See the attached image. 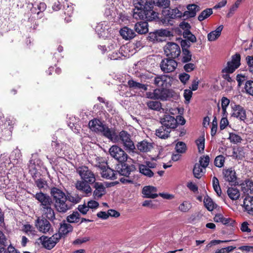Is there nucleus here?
Segmentation results:
<instances>
[{"label":"nucleus","mask_w":253,"mask_h":253,"mask_svg":"<svg viewBox=\"0 0 253 253\" xmlns=\"http://www.w3.org/2000/svg\"><path fill=\"white\" fill-rule=\"evenodd\" d=\"M187 11L182 13L177 8L174 9H165L162 11V16L161 19V22L165 26L172 25L173 24V20L174 19L183 17H193L197 11L200 10V7L198 5L193 4H189L187 6Z\"/></svg>","instance_id":"nucleus-1"},{"label":"nucleus","mask_w":253,"mask_h":253,"mask_svg":"<svg viewBox=\"0 0 253 253\" xmlns=\"http://www.w3.org/2000/svg\"><path fill=\"white\" fill-rule=\"evenodd\" d=\"M88 126L92 131L102 134L112 141H116L117 139L115 131L103 125L99 120L95 119L89 121Z\"/></svg>","instance_id":"nucleus-2"},{"label":"nucleus","mask_w":253,"mask_h":253,"mask_svg":"<svg viewBox=\"0 0 253 253\" xmlns=\"http://www.w3.org/2000/svg\"><path fill=\"white\" fill-rule=\"evenodd\" d=\"M134 6L133 17L135 19H143L145 11L152 8L153 4L149 0H133Z\"/></svg>","instance_id":"nucleus-3"},{"label":"nucleus","mask_w":253,"mask_h":253,"mask_svg":"<svg viewBox=\"0 0 253 253\" xmlns=\"http://www.w3.org/2000/svg\"><path fill=\"white\" fill-rule=\"evenodd\" d=\"M94 166L100 169V173L103 178L112 180L117 178V172L108 167L107 164L103 158L97 157Z\"/></svg>","instance_id":"nucleus-4"},{"label":"nucleus","mask_w":253,"mask_h":253,"mask_svg":"<svg viewBox=\"0 0 253 253\" xmlns=\"http://www.w3.org/2000/svg\"><path fill=\"white\" fill-rule=\"evenodd\" d=\"M77 172L79 174L82 180L86 181L88 184H93L96 178L93 172L86 166H81L77 169Z\"/></svg>","instance_id":"nucleus-5"},{"label":"nucleus","mask_w":253,"mask_h":253,"mask_svg":"<svg viewBox=\"0 0 253 253\" xmlns=\"http://www.w3.org/2000/svg\"><path fill=\"white\" fill-rule=\"evenodd\" d=\"M164 52L166 55L169 57L175 59L178 57L181 53L179 46L176 43L169 42L164 47Z\"/></svg>","instance_id":"nucleus-6"},{"label":"nucleus","mask_w":253,"mask_h":253,"mask_svg":"<svg viewBox=\"0 0 253 253\" xmlns=\"http://www.w3.org/2000/svg\"><path fill=\"white\" fill-rule=\"evenodd\" d=\"M117 139L116 141H114V142L120 139L124 147L126 148V150L129 151H133L135 149L134 143L131 139L130 135L125 130H122L119 133V138H118L117 135Z\"/></svg>","instance_id":"nucleus-7"},{"label":"nucleus","mask_w":253,"mask_h":253,"mask_svg":"<svg viewBox=\"0 0 253 253\" xmlns=\"http://www.w3.org/2000/svg\"><path fill=\"white\" fill-rule=\"evenodd\" d=\"M109 153L112 157L121 163L126 161L128 158L127 154L117 145H113L109 149Z\"/></svg>","instance_id":"nucleus-8"},{"label":"nucleus","mask_w":253,"mask_h":253,"mask_svg":"<svg viewBox=\"0 0 253 253\" xmlns=\"http://www.w3.org/2000/svg\"><path fill=\"white\" fill-rule=\"evenodd\" d=\"M241 56L239 54H236L232 56L230 61L227 63V66L222 69V72L224 73H232L240 65Z\"/></svg>","instance_id":"nucleus-9"},{"label":"nucleus","mask_w":253,"mask_h":253,"mask_svg":"<svg viewBox=\"0 0 253 253\" xmlns=\"http://www.w3.org/2000/svg\"><path fill=\"white\" fill-rule=\"evenodd\" d=\"M60 238V234H55L50 238L42 236L39 238V240L45 248L51 250L55 246Z\"/></svg>","instance_id":"nucleus-10"},{"label":"nucleus","mask_w":253,"mask_h":253,"mask_svg":"<svg viewBox=\"0 0 253 253\" xmlns=\"http://www.w3.org/2000/svg\"><path fill=\"white\" fill-rule=\"evenodd\" d=\"M177 66V63L173 58H167L162 60L160 64L161 69L164 73L173 72Z\"/></svg>","instance_id":"nucleus-11"},{"label":"nucleus","mask_w":253,"mask_h":253,"mask_svg":"<svg viewBox=\"0 0 253 253\" xmlns=\"http://www.w3.org/2000/svg\"><path fill=\"white\" fill-rule=\"evenodd\" d=\"M161 123L163 127H166L170 131L174 129L178 125L177 119L173 116L166 114L161 119Z\"/></svg>","instance_id":"nucleus-12"},{"label":"nucleus","mask_w":253,"mask_h":253,"mask_svg":"<svg viewBox=\"0 0 253 253\" xmlns=\"http://www.w3.org/2000/svg\"><path fill=\"white\" fill-rule=\"evenodd\" d=\"M232 115L234 117L241 121H245L247 118L246 111L245 109L240 105L231 104Z\"/></svg>","instance_id":"nucleus-13"},{"label":"nucleus","mask_w":253,"mask_h":253,"mask_svg":"<svg viewBox=\"0 0 253 253\" xmlns=\"http://www.w3.org/2000/svg\"><path fill=\"white\" fill-rule=\"evenodd\" d=\"M34 197L40 203L41 208H43L52 204L51 197L47 194L42 192L36 193L34 195Z\"/></svg>","instance_id":"nucleus-14"},{"label":"nucleus","mask_w":253,"mask_h":253,"mask_svg":"<svg viewBox=\"0 0 253 253\" xmlns=\"http://www.w3.org/2000/svg\"><path fill=\"white\" fill-rule=\"evenodd\" d=\"M54 202V207L56 211L59 212L65 213L71 209V204L70 202L67 201V198Z\"/></svg>","instance_id":"nucleus-15"},{"label":"nucleus","mask_w":253,"mask_h":253,"mask_svg":"<svg viewBox=\"0 0 253 253\" xmlns=\"http://www.w3.org/2000/svg\"><path fill=\"white\" fill-rule=\"evenodd\" d=\"M35 225L40 232L43 233L49 232L51 229V225L49 222L44 218H38L36 220Z\"/></svg>","instance_id":"nucleus-16"},{"label":"nucleus","mask_w":253,"mask_h":253,"mask_svg":"<svg viewBox=\"0 0 253 253\" xmlns=\"http://www.w3.org/2000/svg\"><path fill=\"white\" fill-rule=\"evenodd\" d=\"M223 175L224 180L229 183H236L237 176L235 170L231 168L223 170Z\"/></svg>","instance_id":"nucleus-17"},{"label":"nucleus","mask_w":253,"mask_h":253,"mask_svg":"<svg viewBox=\"0 0 253 253\" xmlns=\"http://www.w3.org/2000/svg\"><path fill=\"white\" fill-rule=\"evenodd\" d=\"M86 181L83 180H78L76 183V188L84 194L88 196L90 195L92 189L90 185Z\"/></svg>","instance_id":"nucleus-18"},{"label":"nucleus","mask_w":253,"mask_h":253,"mask_svg":"<svg viewBox=\"0 0 253 253\" xmlns=\"http://www.w3.org/2000/svg\"><path fill=\"white\" fill-rule=\"evenodd\" d=\"M157 191V189L156 187L152 186H146L143 187L142 193L144 198L154 199L158 196Z\"/></svg>","instance_id":"nucleus-19"},{"label":"nucleus","mask_w":253,"mask_h":253,"mask_svg":"<svg viewBox=\"0 0 253 253\" xmlns=\"http://www.w3.org/2000/svg\"><path fill=\"white\" fill-rule=\"evenodd\" d=\"M169 79L167 76L160 75L156 77L154 80V84L158 86L163 88H167L169 86L168 80Z\"/></svg>","instance_id":"nucleus-20"},{"label":"nucleus","mask_w":253,"mask_h":253,"mask_svg":"<svg viewBox=\"0 0 253 253\" xmlns=\"http://www.w3.org/2000/svg\"><path fill=\"white\" fill-rule=\"evenodd\" d=\"M94 187L95 190L93 192V196L95 199L100 198L105 194V188L102 183L94 182Z\"/></svg>","instance_id":"nucleus-21"},{"label":"nucleus","mask_w":253,"mask_h":253,"mask_svg":"<svg viewBox=\"0 0 253 253\" xmlns=\"http://www.w3.org/2000/svg\"><path fill=\"white\" fill-rule=\"evenodd\" d=\"M50 194L54 201L67 198L65 194L61 189L56 187L51 189Z\"/></svg>","instance_id":"nucleus-22"},{"label":"nucleus","mask_w":253,"mask_h":253,"mask_svg":"<svg viewBox=\"0 0 253 253\" xmlns=\"http://www.w3.org/2000/svg\"><path fill=\"white\" fill-rule=\"evenodd\" d=\"M42 214L49 220L53 221L55 219V212L51 208V205L41 208Z\"/></svg>","instance_id":"nucleus-23"},{"label":"nucleus","mask_w":253,"mask_h":253,"mask_svg":"<svg viewBox=\"0 0 253 253\" xmlns=\"http://www.w3.org/2000/svg\"><path fill=\"white\" fill-rule=\"evenodd\" d=\"M120 33L123 39L125 40H130L135 36V33L133 30L127 27H125L121 29Z\"/></svg>","instance_id":"nucleus-24"},{"label":"nucleus","mask_w":253,"mask_h":253,"mask_svg":"<svg viewBox=\"0 0 253 253\" xmlns=\"http://www.w3.org/2000/svg\"><path fill=\"white\" fill-rule=\"evenodd\" d=\"M14 124L13 121L11 120L9 118L5 119L3 117L2 114L0 112V133L3 131L4 127L3 126H6V127H11V129L13 128V125Z\"/></svg>","instance_id":"nucleus-25"},{"label":"nucleus","mask_w":253,"mask_h":253,"mask_svg":"<svg viewBox=\"0 0 253 253\" xmlns=\"http://www.w3.org/2000/svg\"><path fill=\"white\" fill-rule=\"evenodd\" d=\"M135 30L139 34H144L148 32V23L146 22H137L135 25Z\"/></svg>","instance_id":"nucleus-26"},{"label":"nucleus","mask_w":253,"mask_h":253,"mask_svg":"<svg viewBox=\"0 0 253 253\" xmlns=\"http://www.w3.org/2000/svg\"><path fill=\"white\" fill-rule=\"evenodd\" d=\"M242 191L247 194H252L253 192V181L245 180L242 184Z\"/></svg>","instance_id":"nucleus-27"},{"label":"nucleus","mask_w":253,"mask_h":253,"mask_svg":"<svg viewBox=\"0 0 253 253\" xmlns=\"http://www.w3.org/2000/svg\"><path fill=\"white\" fill-rule=\"evenodd\" d=\"M171 131L166 127H163V125H162L158 129H156V135L160 138L166 139L169 137Z\"/></svg>","instance_id":"nucleus-28"},{"label":"nucleus","mask_w":253,"mask_h":253,"mask_svg":"<svg viewBox=\"0 0 253 253\" xmlns=\"http://www.w3.org/2000/svg\"><path fill=\"white\" fill-rule=\"evenodd\" d=\"M130 171L131 170L129 166L126 164H121L120 166H118L116 172H117V174H119L125 176H128Z\"/></svg>","instance_id":"nucleus-29"},{"label":"nucleus","mask_w":253,"mask_h":253,"mask_svg":"<svg viewBox=\"0 0 253 253\" xmlns=\"http://www.w3.org/2000/svg\"><path fill=\"white\" fill-rule=\"evenodd\" d=\"M244 207L250 213L253 214V197L248 196L244 200Z\"/></svg>","instance_id":"nucleus-30"},{"label":"nucleus","mask_w":253,"mask_h":253,"mask_svg":"<svg viewBox=\"0 0 253 253\" xmlns=\"http://www.w3.org/2000/svg\"><path fill=\"white\" fill-rule=\"evenodd\" d=\"M223 29V26H218L215 30L210 32L208 35V39L209 41L212 42L216 40L221 35V32Z\"/></svg>","instance_id":"nucleus-31"},{"label":"nucleus","mask_w":253,"mask_h":253,"mask_svg":"<svg viewBox=\"0 0 253 253\" xmlns=\"http://www.w3.org/2000/svg\"><path fill=\"white\" fill-rule=\"evenodd\" d=\"M138 149L142 152L150 151L153 148L152 144L146 141H142L137 145Z\"/></svg>","instance_id":"nucleus-32"},{"label":"nucleus","mask_w":253,"mask_h":253,"mask_svg":"<svg viewBox=\"0 0 253 253\" xmlns=\"http://www.w3.org/2000/svg\"><path fill=\"white\" fill-rule=\"evenodd\" d=\"M227 193L229 197L232 200H236L240 196L239 190L234 187H230L228 189Z\"/></svg>","instance_id":"nucleus-33"},{"label":"nucleus","mask_w":253,"mask_h":253,"mask_svg":"<svg viewBox=\"0 0 253 253\" xmlns=\"http://www.w3.org/2000/svg\"><path fill=\"white\" fill-rule=\"evenodd\" d=\"M73 230L72 226L69 223H62L60 224V227L59 228V233L58 234L66 235L68 233L72 232Z\"/></svg>","instance_id":"nucleus-34"},{"label":"nucleus","mask_w":253,"mask_h":253,"mask_svg":"<svg viewBox=\"0 0 253 253\" xmlns=\"http://www.w3.org/2000/svg\"><path fill=\"white\" fill-rule=\"evenodd\" d=\"M139 169L141 173L148 177H152L154 175V172L145 165H140Z\"/></svg>","instance_id":"nucleus-35"},{"label":"nucleus","mask_w":253,"mask_h":253,"mask_svg":"<svg viewBox=\"0 0 253 253\" xmlns=\"http://www.w3.org/2000/svg\"><path fill=\"white\" fill-rule=\"evenodd\" d=\"M204 203L205 207L209 211H213L215 208L216 205L214 204L212 200L208 196L204 198Z\"/></svg>","instance_id":"nucleus-36"},{"label":"nucleus","mask_w":253,"mask_h":253,"mask_svg":"<svg viewBox=\"0 0 253 253\" xmlns=\"http://www.w3.org/2000/svg\"><path fill=\"white\" fill-rule=\"evenodd\" d=\"M127 83L130 87H132L134 89L139 88L142 89L143 90H146L147 89V85L136 82L133 80L128 81Z\"/></svg>","instance_id":"nucleus-37"},{"label":"nucleus","mask_w":253,"mask_h":253,"mask_svg":"<svg viewBox=\"0 0 253 253\" xmlns=\"http://www.w3.org/2000/svg\"><path fill=\"white\" fill-rule=\"evenodd\" d=\"M204 169L199 164H196L193 170L194 176L197 178H200L203 175Z\"/></svg>","instance_id":"nucleus-38"},{"label":"nucleus","mask_w":253,"mask_h":253,"mask_svg":"<svg viewBox=\"0 0 253 253\" xmlns=\"http://www.w3.org/2000/svg\"><path fill=\"white\" fill-rule=\"evenodd\" d=\"M212 14V9L211 8H207L200 13L198 17V19L200 21H202L209 17Z\"/></svg>","instance_id":"nucleus-39"},{"label":"nucleus","mask_w":253,"mask_h":253,"mask_svg":"<svg viewBox=\"0 0 253 253\" xmlns=\"http://www.w3.org/2000/svg\"><path fill=\"white\" fill-rule=\"evenodd\" d=\"M67 220L69 223H77L80 220V214L78 211H74L72 214L67 217Z\"/></svg>","instance_id":"nucleus-40"},{"label":"nucleus","mask_w":253,"mask_h":253,"mask_svg":"<svg viewBox=\"0 0 253 253\" xmlns=\"http://www.w3.org/2000/svg\"><path fill=\"white\" fill-rule=\"evenodd\" d=\"M145 11L144 18L148 20H152L155 19L158 16V13L155 12L152 8H150V9H147Z\"/></svg>","instance_id":"nucleus-41"},{"label":"nucleus","mask_w":253,"mask_h":253,"mask_svg":"<svg viewBox=\"0 0 253 253\" xmlns=\"http://www.w3.org/2000/svg\"><path fill=\"white\" fill-rule=\"evenodd\" d=\"M212 182L214 190L216 193L217 195L220 196L222 193V192L218 179L216 177L214 176L212 178Z\"/></svg>","instance_id":"nucleus-42"},{"label":"nucleus","mask_w":253,"mask_h":253,"mask_svg":"<svg viewBox=\"0 0 253 253\" xmlns=\"http://www.w3.org/2000/svg\"><path fill=\"white\" fill-rule=\"evenodd\" d=\"M182 59L183 63H187L191 60L192 54L189 50H184L182 51Z\"/></svg>","instance_id":"nucleus-43"},{"label":"nucleus","mask_w":253,"mask_h":253,"mask_svg":"<svg viewBox=\"0 0 253 253\" xmlns=\"http://www.w3.org/2000/svg\"><path fill=\"white\" fill-rule=\"evenodd\" d=\"M23 231L28 235L34 236L36 234L35 228L30 224H25L23 226Z\"/></svg>","instance_id":"nucleus-44"},{"label":"nucleus","mask_w":253,"mask_h":253,"mask_svg":"<svg viewBox=\"0 0 253 253\" xmlns=\"http://www.w3.org/2000/svg\"><path fill=\"white\" fill-rule=\"evenodd\" d=\"M183 36L192 42L194 43L197 41L196 37L189 30H185L183 33Z\"/></svg>","instance_id":"nucleus-45"},{"label":"nucleus","mask_w":253,"mask_h":253,"mask_svg":"<svg viewBox=\"0 0 253 253\" xmlns=\"http://www.w3.org/2000/svg\"><path fill=\"white\" fill-rule=\"evenodd\" d=\"M153 4L164 8L168 7L169 5V0H152Z\"/></svg>","instance_id":"nucleus-46"},{"label":"nucleus","mask_w":253,"mask_h":253,"mask_svg":"<svg viewBox=\"0 0 253 253\" xmlns=\"http://www.w3.org/2000/svg\"><path fill=\"white\" fill-rule=\"evenodd\" d=\"M22 156L20 150L18 149L14 150L10 156V160L19 161Z\"/></svg>","instance_id":"nucleus-47"},{"label":"nucleus","mask_w":253,"mask_h":253,"mask_svg":"<svg viewBox=\"0 0 253 253\" xmlns=\"http://www.w3.org/2000/svg\"><path fill=\"white\" fill-rule=\"evenodd\" d=\"M205 138L204 136L200 137L197 141L196 144L200 153L203 152L205 148Z\"/></svg>","instance_id":"nucleus-48"},{"label":"nucleus","mask_w":253,"mask_h":253,"mask_svg":"<svg viewBox=\"0 0 253 253\" xmlns=\"http://www.w3.org/2000/svg\"><path fill=\"white\" fill-rule=\"evenodd\" d=\"M191 208V204L188 201H184L178 207V209L182 212H187Z\"/></svg>","instance_id":"nucleus-49"},{"label":"nucleus","mask_w":253,"mask_h":253,"mask_svg":"<svg viewBox=\"0 0 253 253\" xmlns=\"http://www.w3.org/2000/svg\"><path fill=\"white\" fill-rule=\"evenodd\" d=\"M224 162L225 158L222 155H219L215 158L214 165L217 167H222L224 165Z\"/></svg>","instance_id":"nucleus-50"},{"label":"nucleus","mask_w":253,"mask_h":253,"mask_svg":"<svg viewBox=\"0 0 253 253\" xmlns=\"http://www.w3.org/2000/svg\"><path fill=\"white\" fill-rule=\"evenodd\" d=\"M209 162H210V157L209 156L207 155L206 156H203V157H202L200 158L199 164L203 169H205L209 165Z\"/></svg>","instance_id":"nucleus-51"},{"label":"nucleus","mask_w":253,"mask_h":253,"mask_svg":"<svg viewBox=\"0 0 253 253\" xmlns=\"http://www.w3.org/2000/svg\"><path fill=\"white\" fill-rule=\"evenodd\" d=\"M161 89H156L153 92L147 93V96L148 98L154 99H159L160 98V93H161Z\"/></svg>","instance_id":"nucleus-52"},{"label":"nucleus","mask_w":253,"mask_h":253,"mask_svg":"<svg viewBox=\"0 0 253 253\" xmlns=\"http://www.w3.org/2000/svg\"><path fill=\"white\" fill-rule=\"evenodd\" d=\"M175 149L177 152L179 153H183L186 151V146L183 142H178L175 146Z\"/></svg>","instance_id":"nucleus-53"},{"label":"nucleus","mask_w":253,"mask_h":253,"mask_svg":"<svg viewBox=\"0 0 253 253\" xmlns=\"http://www.w3.org/2000/svg\"><path fill=\"white\" fill-rule=\"evenodd\" d=\"M245 89L247 93L253 96V81H247L245 84Z\"/></svg>","instance_id":"nucleus-54"},{"label":"nucleus","mask_w":253,"mask_h":253,"mask_svg":"<svg viewBox=\"0 0 253 253\" xmlns=\"http://www.w3.org/2000/svg\"><path fill=\"white\" fill-rule=\"evenodd\" d=\"M148 107L153 110H159L161 108V103L157 101H150L147 102Z\"/></svg>","instance_id":"nucleus-55"},{"label":"nucleus","mask_w":253,"mask_h":253,"mask_svg":"<svg viewBox=\"0 0 253 253\" xmlns=\"http://www.w3.org/2000/svg\"><path fill=\"white\" fill-rule=\"evenodd\" d=\"M229 139L231 142L234 143H240L242 140V138L239 135L233 133H230Z\"/></svg>","instance_id":"nucleus-56"},{"label":"nucleus","mask_w":253,"mask_h":253,"mask_svg":"<svg viewBox=\"0 0 253 253\" xmlns=\"http://www.w3.org/2000/svg\"><path fill=\"white\" fill-rule=\"evenodd\" d=\"M190 75L186 73H182L178 75V79L184 84H185L190 79Z\"/></svg>","instance_id":"nucleus-57"},{"label":"nucleus","mask_w":253,"mask_h":253,"mask_svg":"<svg viewBox=\"0 0 253 253\" xmlns=\"http://www.w3.org/2000/svg\"><path fill=\"white\" fill-rule=\"evenodd\" d=\"M62 145H64V143H58L56 139H55L54 138V140L52 141L51 146L53 147V148L55 149V151L58 153H60L61 152V151L62 150V148H59L57 147L62 146Z\"/></svg>","instance_id":"nucleus-58"},{"label":"nucleus","mask_w":253,"mask_h":253,"mask_svg":"<svg viewBox=\"0 0 253 253\" xmlns=\"http://www.w3.org/2000/svg\"><path fill=\"white\" fill-rule=\"evenodd\" d=\"M249 71L253 74V56H248L246 58Z\"/></svg>","instance_id":"nucleus-59"},{"label":"nucleus","mask_w":253,"mask_h":253,"mask_svg":"<svg viewBox=\"0 0 253 253\" xmlns=\"http://www.w3.org/2000/svg\"><path fill=\"white\" fill-rule=\"evenodd\" d=\"M217 128V121L216 117H214L212 122V126L211 128V135L213 136L216 134Z\"/></svg>","instance_id":"nucleus-60"},{"label":"nucleus","mask_w":253,"mask_h":253,"mask_svg":"<svg viewBox=\"0 0 253 253\" xmlns=\"http://www.w3.org/2000/svg\"><path fill=\"white\" fill-rule=\"evenodd\" d=\"M192 94V90L191 89H187L184 90L183 95L185 100L188 102L190 100Z\"/></svg>","instance_id":"nucleus-61"},{"label":"nucleus","mask_w":253,"mask_h":253,"mask_svg":"<svg viewBox=\"0 0 253 253\" xmlns=\"http://www.w3.org/2000/svg\"><path fill=\"white\" fill-rule=\"evenodd\" d=\"M10 161V157L8 156L7 154L4 153L0 155V162L1 163H3L4 164H9Z\"/></svg>","instance_id":"nucleus-62"},{"label":"nucleus","mask_w":253,"mask_h":253,"mask_svg":"<svg viewBox=\"0 0 253 253\" xmlns=\"http://www.w3.org/2000/svg\"><path fill=\"white\" fill-rule=\"evenodd\" d=\"M195 65L193 63H187L184 66V69L187 72L192 71L195 68Z\"/></svg>","instance_id":"nucleus-63"},{"label":"nucleus","mask_w":253,"mask_h":253,"mask_svg":"<svg viewBox=\"0 0 253 253\" xmlns=\"http://www.w3.org/2000/svg\"><path fill=\"white\" fill-rule=\"evenodd\" d=\"M191 44L189 41L186 40H182L181 41V46L182 48V51L184 50H189Z\"/></svg>","instance_id":"nucleus-64"}]
</instances>
